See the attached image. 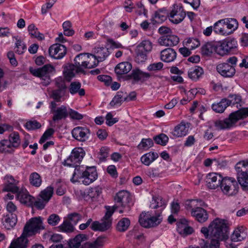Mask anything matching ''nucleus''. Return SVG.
Wrapping results in <instances>:
<instances>
[{"label":"nucleus","instance_id":"54","mask_svg":"<svg viewBox=\"0 0 248 248\" xmlns=\"http://www.w3.org/2000/svg\"><path fill=\"white\" fill-rule=\"evenodd\" d=\"M154 145V142L151 139H143L140 143L138 145L137 147L140 150L142 149H148L152 147Z\"/></svg>","mask_w":248,"mask_h":248},{"label":"nucleus","instance_id":"52","mask_svg":"<svg viewBox=\"0 0 248 248\" xmlns=\"http://www.w3.org/2000/svg\"><path fill=\"white\" fill-rule=\"evenodd\" d=\"M63 34L65 36H71L74 35L75 31L72 29V24L69 21H66L62 24Z\"/></svg>","mask_w":248,"mask_h":248},{"label":"nucleus","instance_id":"15","mask_svg":"<svg viewBox=\"0 0 248 248\" xmlns=\"http://www.w3.org/2000/svg\"><path fill=\"white\" fill-rule=\"evenodd\" d=\"M56 85L57 89L52 92L51 97L56 102H61V99L65 95L66 86L64 82L56 80Z\"/></svg>","mask_w":248,"mask_h":248},{"label":"nucleus","instance_id":"62","mask_svg":"<svg viewBox=\"0 0 248 248\" xmlns=\"http://www.w3.org/2000/svg\"><path fill=\"white\" fill-rule=\"evenodd\" d=\"M55 131L52 128L47 129L43 134L39 140V143L42 144L46 141V140L51 137L54 134Z\"/></svg>","mask_w":248,"mask_h":248},{"label":"nucleus","instance_id":"18","mask_svg":"<svg viewBox=\"0 0 248 248\" xmlns=\"http://www.w3.org/2000/svg\"><path fill=\"white\" fill-rule=\"evenodd\" d=\"M222 177L217 173H210L206 177L207 186L210 189H215L220 187Z\"/></svg>","mask_w":248,"mask_h":248},{"label":"nucleus","instance_id":"35","mask_svg":"<svg viewBox=\"0 0 248 248\" xmlns=\"http://www.w3.org/2000/svg\"><path fill=\"white\" fill-rule=\"evenodd\" d=\"M203 74V69L199 66L192 67L188 71L189 78L193 81L198 80Z\"/></svg>","mask_w":248,"mask_h":248},{"label":"nucleus","instance_id":"11","mask_svg":"<svg viewBox=\"0 0 248 248\" xmlns=\"http://www.w3.org/2000/svg\"><path fill=\"white\" fill-rule=\"evenodd\" d=\"M84 155L82 148L74 149L70 155L64 161V165L69 167L76 166L77 163L81 161Z\"/></svg>","mask_w":248,"mask_h":248},{"label":"nucleus","instance_id":"6","mask_svg":"<svg viewBox=\"0 0 248 248\" xmlns=\"http://www.w3.org/2000/svg\"><path fill=\"white\" fill-rule=\"evenodd\" d=\"M116 208V207L115 206L112 207L109 206H106L107 212L102 219V222L100 223L97 221L93 222L91 226V229L94 231H99L101 232H104L109 229L112 224L111 216Z\"/></svg>","mask_w":248,"mask_h":248},{"label":"nucleus","instance_id":"48","mask_svg":"<svg viewBox=\"0 0 248 248\" xmlns=\"http://www.w3.org/2000/svg\"><path fill=\"white\" fill-rule=\"evenodd\" d=\"M104 245V239L101 237H98L93 242H86L84 243L85 248H102Z\"/></svg>","mask_w":248,"mask_h":248},{"label":"nucleus","instance_id":"50","mask_svg":"<svg viewBox=\"0 0 248 248\" xmlns=\"http://www.w3.org/2000/svg\"><path fill=\"white\" fill-rule=\"evenodd\" d=\"M137 49L145 53L149 52L152 49V44L149 40H144L137 46Z\"/></svg>","mask_w":248,"mask_h":248},{"label":"nucleus","instance_id":"41","mask_svg":"<svg viewBox=\"0 0 248 248\" xmlns=\"http://www.w3.org/2000/svg\"><path fill=\"white\" fill-rule=\"evenodd\" d=\"M158 154L154 152H150L142 155L140 158L141 162L145 165L149 166L156 158L158 157Z\"/></svg>","mask_w":248,"mask_h":248},{"label":"nucleus","instance_id":"12","mask_svg":"<svg viewBox=\"0 0 248 248\" xmlns=\"http://www.w3.org/2000/svg\"><path fill=\"white\" fill-rule=\"evenodd\" d=\"M186 16V12L182 6H174L173 9L170 14L169 20L171 22L177 24L184 20Z\"/></svg>","mask_w":248,"mask_h":248},{"label":"nucleus","instance_id":"33","mask_svg":"<svg viewBox=\"0 0 248 248\" xmlns=\"http://www.w3.org/2000/svg\"><path fill=\"white\" fill-rule=\"evenodd\" d=\"M17 193V197L20 202L29 206H33L34 197L28 192H18Z\"/></svg>","mask_w":248,"mask_h":248},{"label":"nucleus","instance_id":"47","mask_svg":"<svg viewBox=\"0 0 248 248\" xmlns=\"http://www.w3.org/2000/svg\"><path fill=\"white\" fill-rule=\"evenodd\" d=\"M149 223H146L144 221L143 223V225L146 228H151L158 225L162 221V218L159 215L158 216H153L151 217L149 214Z\"/></svg>","mask_w":248,"mask_h":248},{"label":"nucleus","instance_id":"7","mask_svg":"<svg viewBox=\"0 0 248 248\" xmlns=\"http://www.w3.org/2000/svg\"><path fill=\"white\" fill-rule=\"evenodd\" d=\"M55 67L50 64L44 65L43 67L33 69L30 68V72L35 77H38L44 80L43 84L45 86L48 85L50 82V75L54 73Z\"/></svg>","mask_w":248,"mask_h":248},{"label":"nucleus","instance_id":"64","mask_svg":"<svg viewBox=\"0 0 248 248\" xmlns=\"http://www.w3.org/2000/svg\"><path fill=\"white\" fill-rule=\"evenodd\" d=\"M136 61L138 63H142L147 59V55L145 52L140 51L138 49H136Z\"/></svg>","mask_w":248,"mask_h":248},{"label":"nucleus","instance_id":"43","mask_svg":"<svg viewBox=\"0 0 248 248\" xmlns=\"http://www.w3.org/2000/svg\"><path fill=\"white\" fill-rule=\"evenodd\" d=\"M14 151V149L11 148L10 142L8 140H3L0 141V153L13 154Z\"/></svg>","mask_w":248,"mask_h":248},{"label":"nucleus","instance_id":"38","mask_svg":"<svg viewBox=\"0 0 248 248\" xmlns=\"http://www.w3.org/2000/svg\"><path fill=\"white\" fill-rule=\"evenodd\" d=\"M167 13L165 10H159L156 11L152 17L153 24L161 23L167 19Z\"/></svg>","mask_w":248,"mask_h":248},{"label":"nucleus","instance_id":"49","mask_svg":"<svg viewBox=\"0 0 248 248\" xmlns=\"http://www.w3.org/2000/svg\"><path fill=\"white\" fill-rule=\"evenodd\" d=\"M225 19V29L229 30L232 33L236 30L238 26L237 20L234 18H229Z\"/></svg>","mask_w":248,"mask_h":248},{"label":"nucleus","instance_id":"14","mask_svg":"<svg viewBox=\"0 0 248 248\" xmlns=\"http://www.w3.org/2000/svg\"><path fill=\"white\" fill-rule=\"evenodd\" d=\"M90 130L84 127L78 126L72 131V136L77 140L80 142L86 141L90 135Z\"/></svg>","mask_w":248,"mask_h":248},{"label":"nucleus","instance_id":"30","mask_svg":"<svg viewBox=\"0 0 248 248\" xmlns=\"http://www.w3.org/2000/svg\"><path fill=\"white\" fill-rule=\"evenodd\" d=\"M188 129V123L186 124L185 122H181L175 127L172 134L176 138L182 137L187 134Z\"/></svg>","mask_w":248,"mask_h":248},{"label":"nucleus","instance_id":"25","mask_svg":"<svg viewBox=\"0 0 248 248\" xmlns=\"http://www.w3.org/2000/svg\"><path fill=\"white\" fill-rule=\"evenodd\" d=\"M247 236V230L244 226H238L236 228L231 235V239L232 241H241Z\"/></svg>","mask_w":248,"mask_h":248},{"label":"nucleus","instance_id":"58","mask_svg":"<svg viewBox=\"0 0 248 248\" xmlns=\"http://www.w3.org/2000/svg\"><path fill=\"white\" fill-rule=\"evenodd\" d=\"M165 205V201L160 197H157L155 199L153 198L152 202L150 204V207L152 209H155L159 207H164Z\"/></svg>","mask_w":248,"mask_h":248},{"label":"nucleus","instance_id":"17","mask_svg":"<svg viewBox=\"0 0 248 248\" xmlns=\"http://www.w3.org/2000/svg\"><path fill=\"white\" fill-rule=\"evenodd\" d=\"M217 70L222 76L226 78H231L235 73L234 66L228 63H222L217 66Z\"/></svg>","mask_w":248,"mask_h":248},{"label":"nucleus","instance_id":"37","mask_svg":"<svg viewBox=\"0 0 248 248\" xmlns=\"http://www.w3.org/2000/svg\"><path fill=\"white\" fill-rule=\"evenodd\" d=\"M77 67L73 64L68 63L64 66L63 75L67 80L70 81L75 77L77 72Z\"/></svg>","mask_w":248,"mask_h":248},{"label":"nucleus","instance_id":"19","mask_svg":"<svg viewBox=\"0 0 248 248\" xmlns=\"http://www.w3.org/2000/svg\"><path fill=\"white\" fill-rule=\"evenodd\" d=\"M88 53H80L74 59V65L77 67V72L85 74V72L83 68H89L90 64L89 62H87L84 60L86 55Z\"/></svg>","mask_w":248,"mask_h":248},{"label":"nucleus","instance_id":"63","mask_svg":"<svg viewBox=\"0 0 248 248\" xmlns=\"http://www.w3.org/2000/svg\"><path fill=\"white\" fill-rule=\"evenodd\" d=\"M102 193L101 188L99 186H96L90 188L88 192V195L93 198L99 196Z\"/></svg>","mask_w":248,"mask_h":248},{"label":"nucleus","instance_id":"39","mask_svg":"<svg viewBox=\"0 0 248 248\" xmlns=\"http://www.w3.org/2000/svg\"><path fill=\"white\" fill-rule=\"evenodd\" d=\"M128 96L126 93L122 91L118 92L116 95L113 97L109 105L113 107L117 104H121L124 101H127Z\"/></svg>","mask_w":248,"mask_h":248},{"label":"nucleus","instance_id":"56","mask_svg":"<svg viewBox=\"0 0 248 248\" xmlns=\"http://www.w3.org/2000/svg\"><path fill=\"white\" fill-rule=\"evenodd\" d=\"M59 228L62 231L68 233L73 232L74 230L73 225L68 220L64 221L59 226Z\"/></svg>","mask_w":248,"mask_h":248},{"label":"nucleus","instance_id":"2","mask_svg":"<svg viewBox=\"0 0 248 248\" xmlns=\"http://www.w3.org/2000/svg\"><path fill=\"white\" fill-rule=\"evenodd\" d=\"M45 229L41 217H34L30 219L26 223L20 237L13 240L9 248H27L29 245L28 237L40 233Z\"/></svg>","mask_w":248,"mask_h":248},{"label":"nucleus","instance_id":"24","mask_svg":"<svg viewBox=\"0 0 248 248\" xmlns=\"http://www.w3.org/2000/svg\"><path fill=\"white\" fill-rule=\"evenodd\" d=\"M5 183L4 185L3 190L5 191H11L13 193H18L19 188L16 186V181L12 176L5 177Z\"/></svg>","mask_w":248,"mask_h":248},{"label":"nucleus","instance_id":"16","mask_svg":"<svg viewBox=\"0 0 248 248\" xmlns=\"http://www.w3.org/2000/svg\"><path fill=\"white\" fill-rule=\"evenodd\" d=\"M151 74L142 71L139 69L132 70L131 73L128 75L129 78L133 79L132 84H135L139 81L142 83L146 81L151 77Z\"/></svg>","mask_w":248,"mask_h":248},{"label":"nucleus","instance_id":"51","mask_svg":"<svg viewBox=\"0 0 248 248\" xmlns=\"http://www.w3.org/2000/svg\"><path fill=\"white\" fill-rule=\"evenodd\" d=\"M53 193V187L49 186L47 187L45 189L42 191L39 196L44 200H46L48 202L52 196Z\"/></svg>","mask_w":248,"mask_h":248},{"label":"nucleus","instance_id":"36","mask_svg":"<svg viewBox=\"0 0 248 248\" xmlns=\"http://www.w3.org/2000/svg\"><path fill=\"white\" fill-rule=\"evenodd\" d=\"M81 84L78 81L72 82L69 87L70 93L73 95L78 93L80 96H84L85 94V90L81 88Z\"/></svg>","mask_w":248,"mask_h":248},{"label":"nucleus","instance_id":"28","mask_svg":"<svg viewBox=\"0 0 248 248\" xmlns=\"http://www.w3.org/2000/svg\"><path fill=\"white\" fill-rule=\"evenodd\" d=\"M53 121L56 122L65 119L68 116V110L67 107L64 105H62L59 107H57L53 113Z\"/></svg>","mask_w":248,"mask_h":248},{"label":"nucleus","instance_id":"23","mask_svg":"<svg viewBox=\"0 0 248 248\" xmlns=\"http://www.w3.org/2000/svg\"><path fill=\"white\" fill-rule=\"evenodd\" d=\"M87 240V236L84 234H79L73 239H70L68 246L70 248H85L84 244L82 243Z\"/></svg>","mask_w":248,"mask_h":248},{"label":"nucleus","instance_id":"59","mask_svg":"<svg viewBox=\"0 0 248 248\" xmlns=\"http://www.w3.org/2000/svg\"><path fill=\"white\" fill-rule=\"evenodd\" d=\"M25 126L29 130H34L40 128L41 127V124L35 120L29 121L26 122Z\"/></svg>","mask_w":248,"mask_h":248},{"label":"nucleus","instance_id":"45","mask_svg":"<svg viewBox=\"0 0 248 248\" xmlns=\"http://www.w3.org/2000/svg\"><path fill=\"white\" fill-rule=\"evenodd\" d=\"M227 107L228 104L226 102V98H223L219 103L213 104L212 108L217 113H222Z\"/></svg>","mask_w":248,"mask_h":248},{"label":"nucleus","instance_id":"53","mask_svg":"<svg viewBox=\"0 0 248 248\" xmlns=\"http://www.w3.org/2000/svg\"><path fill=\"white\" fill-rule=\"evenodd\" d=\"M241 101V97L239 95L230 94L228 96V98H226V102L229 106H233L236 104L239 103Z\"/></svg>","mask_w":248,"mask_h":248},{"label":"nucleus","instance_id":"8","mask_svg":"<svg viewBox=\"0 0 248 248\" xmlns=\"http://www.w3.org/2000/svg\"><path fill=\"white\" fill-rule=\"evenodd\" d=\"M220 187L224 194L232 196L237 193L239 186L234 178L225 177L223 178Z\"/></svg>","mask_w":248,"mask_h":248},{"label":"nucleus","instance_id":"4","mask_svg":"<svg viewBox=\"0 0 248 248\" xmlns=\"http://www.w3.org/2000/svg\"><path fill=\"white\" fill-rule=\"evenodd\" d=\"M248 117V107L243 108L232 112L229 117L223 120H217L215 122V126L218 130L230 129L233 127L240 120Z\"/></svg>","mask_w":248,"mask_h":248},{"label":"nucleus","instance_id":"27","mask_svg":"<svg viewBox=\"0 0 248 248\" xmlns=\"http://www.w3.org/2000/svg\"><path fill=\"white\" fill-rule=\"evenodd\" d=\"M17 221V217L16 214H7L4 216L2 219V223L4 227L7 230L13 228Z\"/></svg>","mask_w":248,"mask_h":248},{"label":"nucleus","instance_id":"60","mask_svg":"<svg viewBox=\"0 0 248 248\" xmlns=\"http://www.w3.org/2000/svg\"><path fill=\"white\" fill-rule=\"evenodd\" d=\"M60 220L61 218L57 214H52L48 217L47 221L49 225L55 226L59 224Z\"/></svg>","mask_w":248,"mask_h":248},{"label":"nucleus","instance_id":"29","mask_svg":"<svg viewBox=\"0 0 248 248\" xmlns=\"http://www.w3.org/2000/svg\"><path fill=\"white\" fill-rule=\"evenodd\" d=\"M176 51L171 48H166L160 52L161 60L166 62H173L176 59Z\"/></svg>","mask_w":248,"mask_h":248},{"label":"nucleus","instance_id":"34","mask_svg":"<svg viewBox=\"0 0 248 248\" xmlns=\"http://www.w3.org/2000/svg\"><path fill=\"white\" fill-rule=\"evenodd\" d=\"M217 44L212 42H208L201 47V53L204 57L210 56L214 52H216Z\"/></svg>","mask_w":248,"mask_h":248},{"label":"nucleus","instance_id":"21","mask_svg":"<svg viewBox=\"0 0 248 248\" xmlns=\"http://www.w3.org/2000/svg\"><path fill=\"white\" fill-rule=\"evenodd\" d=\"M179 42V37L175 35H164L158 39V43L160 45L166 46H176Z\"/></svg>","mask_w":248,"mask_h":248},{"label":"nucleus","instance_id":"10","mask_svg":"<svg viewBox=\"0 0 248 248\" xmlns=\"http://www.w3.org/2000/svg\"><path fill=\"white\" fill-rule=\"evenodd\" d=\"M216 44V53L221 56H224L237 47V42L234 39H226L218 42Z\"/></svg>","mask_w":248,"mask_h":248},{"label":"nucleus","instance_id":"57","mask_svg":"<svg viewBox=\"0 0 248 248\" xmlns=\"http://www.w3.org/2000/svg\"><path fill=\"white\" fill-rule=\"evenodd\" d=\"M48 202L39 196L36 200L34 198L33 205L37 209L42 210L44 209Z\"/></svg>","mask_w":248,"mask_h":248},{"label":"nucleus","instance_id":"5","mask_svg":"<svg viewBox=\"0 0 248 248\" xmlns=\"http://www.w3.org/2000/svg\"><path fill=\"white\" fill-rule=\"evenodd\" d=\"M237 181L242 189L248 191V160L238 162L235 166Z\"/></svg>","mask_w":248,"mask_h":248},{"label":"nucleus","instance_id":"1","mask_svg":"<svg viewBox=\"0 0 248 248\" xmlns=\"http://www.w3.org/2000/svg\"><path fill=\"white\" fill-rule=\"evenodd\" d=\"M209 228L211 242L208 243L203 240L204 245L201 247L202 248H219L220 242L229 238V226L226 221L217 217L210 223Z\"/></svg>","mask_w":248,"mask_h":248},{"label":"nucleus","instance_id":"20","mask_svg":"<svg viewBox=\"0 0 248 248\" xmlns=\"http://www.w3.org/2000/svg\"><path fill=\"white\" fill-rule=\"evenodd\" d=\"M177 231L181 235L185 236L192 234L193 229L187 224V221L185 218H181L177 222Z\"/></svg>","mask_w":248,"mask_h":248},{"label":"nucleus","instance_id":"26","mask_svg":"<svg viewBox=\"0 0 248 248\" xmlns=\"http://www.w3.org/2000/svg\"><path fill=\"white\" fill-rule=\"evenodd\" d=\"M191 215L199 222L203 223L207 220L208 214L203 208L198 206L194 210L191 211Z\"/></svg>","mask_w":248,"mask_h":248},{"label":"nucleus","instance_id":"40","mask_svg":"<svg viewBox=\"0 0 248 248\" xmlns=\"http://www.w3.org/2000/svg\"><path fill=\"white\" fill-rule=\"evenodd\" d=\"M30 185L34 187H39L42 183L41 175L36 172L31 173L29 177Z\"/></svg>","mask_w":248,"mask_h":248},{"label":"nucleus","instance_id":"9","mask_svg":"<svg viewBox=\"0 0 248 248\" xmlns=\"http://www.w3.org/2000/svg\"><path fill=\"white\" fill-rule=\"evenodd\" d=\"M108 49L104 47H95L93 49V54H88V58L92 56L94 60L93 63L89 65V68L91 69L98 65L99 62L105 61L109 55Z\"/></svg>","mask_w":248,"mask_h":248},{"label":"nucleus","instance_id":"42","mask_svg":"<svg viewBox=\"0 0 248 248\" xmlns=\"http://www.w3.org/2000/svg\"><path fill=\"white\" fill-rule=\"evenodd\" d=\"M10 142V146L12 148H17L20 144L19 135L17 132L11 133L9 136V140Z\"/></svg>","mask_w":248,"mask_h":248},{"label":"nucleus","instance_id":"22","mask_svg":"<svg viewBox=\"0 0 248 248\" xmlns=\"http://www.w3.org/2000/svg\"><path fill=\"white\" fill-rule=\"evenodd\" d=\"M115 201L118 203H120L123 207L128 206L130 207V201L131 198L129 193L126 191L122 190L118 192L114 198Z\"/></svg>","mask_w":248,"mask_h":248},{"label":"nucleus","instance_id":"44","mask_svg":"<svg viewBox=\"0 0 248 248\" xmlns=\"http://www.w3.org/2000/svg\"><path fill=\"white\" fill-rule=\"evenodd\" d=\"M203 201L201 200H189L185 202V207L186 210H191V211L194 210L198 206H202Z\"/></svg>","mask_w":248,"mask_h":248},{"label":"nucleus","instance_id":"46","mask_svg":"<svg viewBox=\"0 0 248 248\" xmlns=\"http://www.w3.org/2000/svg\"><path fill=\"white\" fill-rule=\"evenodd\" d=\"M130 224V220L128 218H123L119 221L117 224V230L120 232L126 231Z\"/></svg>","mask_w":248,"mask_h":248},{"label":"nucleus","instance_id":"13","mask_svg":"<svg viewBox=\"0 0 248 248\" xmlns=\"http://www.w3.org/2000/svg\"><path fill=\"white\" fill-rule=\"evenodd\" d=\"M66 47L63 45L55 44L51 46L48 49L49 56L55 59H61L66 54Z\"/></svg>","mask_w":248,"mask_h":248},{"label":"nucleus","instance_id":"55","mask_svg":"<svg viewBox=\"0 0 248 248\" xmlns=\"http://www.w3.org/2000/svg\"><path fill=\"white\" fill-rule=\"evenodd\" d=\"M154 140L157 144L164 146L168 142L169 138L166 135L162 133L155 137Z\"/></svg>","mask_w":248,"mask_h":248},{"label":"nucleus","instance_id":"3","mask_svg":"<svg viewBox=\"0 0 248 248\" xmlns=\"http://www.w3.org/2000/svg\"><path fill=\"white\" fill-rule=\"evenodd\" d=\"M75 167L73 177L71 179L72 182H75L78 179L81 180L82 183L88 185L95 181L97 177V173L95 167H86L78 166Z\"/></svg>","mask_w":248,"mask_h":248},{"label":"nucleus","instance_id":"31","mask_svg":"<svg viewBox=\"0 0 248 248\" xmlns=\"http://www.w3.org/2000/svg\"><path fill=\"white\" fill-rule=\"evenodd\" d=\"M214 31L217 34L228 35L232 33L231 31H228L225 29V19H221L216 22L213 27Z\"/></svg>","mask_w":248,"mask_h":248},{"label":"nucleus","instance_id":"61","mask_svg":"<svg viewBox=\"0 0 248 248\" xmlns=\"http://www.w3.org/2000/svg\"><path fill=\"white\" fill-rule=\"evenodd\" d=\"M109 148L107 147H102L100 149L98 157L100 161H104L108 156Z\"/></svg>","mask_w":248,"mask_h":248},{"label":"nucleus","instance_id":"32","mask_svg":"<svg viewBox=\"0 0 248 248\" xmlns=\"http://www.w3.org/2000/svg\"><path fill=\"white\" fill-rule=\"evenodd\" d=\"M132 69V65L129 62H122L116 65L115 68V73L118 76L126 74Z\"/></svg>","mask_w":248,"mask_h":248}]
</instances>
